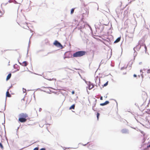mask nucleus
Returning <instances> with one entry per match:
<instances>
[{"instance_id":"1","label":"nucleus","mask_w":150,"mask_h":150,"mask_svg":"<svg viewBox=\"0 0 150 150\" xmlns=\"http://www.w3.org/2000/svg\"><path fill=\"white\" fill-rule=\"evenodd\" d=\"M28 117V115L26 113H21L18 115V121L21 123L26 122Z\"/></svg>"},{"instance_id":"2","label":"nucleus","mask_w":150,"mask_h":150,"mask_svg":"<svg viewBox=\"0 0 150 150\" xmlns=\"http://www.w3.org/2000/svg\"><path fill=\"white\" fill-rule=\"evenodd\" d=\"M86 52L84 51H79L74 53L73 55V57H81L85 55Z\"/></svg>"},{"instance_id":"3","label":"nucleus","mask_w":150,"mask_h":150,"mask_svg":"<svg viewBox=\"0 0 150 150\" xmlns=\"http://www.w3.org/2000/svg\"><path fill=\"white\" fill-rule=\"evenodd\" d=\"M54 45L59 48L61 49L63 48L62 45L57 40H56L54 41Z\"/></svg>"},{"instance_id":"4","label":"nucleus","mask_w":150,"mask_h":150,"mask_svg":"<svg viewBox=\"0 0 150 150\" xmlns=\"http://www.w3.org/2000/svg\"><path fill=\"white\" fill-rule=\"evenodd\" d=\"M94 87V85L93 83L90 82H89L88 84V88L89 90H90L93 88Z\"/></svg>"},{"instance_id":"5","label":"nucleus","mask_w":150,"mask_h":150,"mask_svg":"<svg viewBox=\"0 0 150 150\" xmlns=\"http://www.w3.org/2000/svg\"><path fill=\"white\" fill-rule=\"evenodd\" d=\"M19 64L22 66H26L28 64V63L26 61H24L22 63L19 62Z\"/></svg>"},{"instance_id":"6","label":"nucleus","mask_w":150,"mask_h":150,"mask_svg":"<svg viewBox=\"0 0 150 150\" xmlns=\"http://www.w3.org/2000/svg\"><path fill=\"white\" fill-rule=\"evenodd\" d=\"M109 103V101H106L105 103H100V105L101 106H104L105 105H106L108 104V103Z\"/></svg>"},{"instance_id":"7","label":"nucleus","mask_w":150,"mask_h":150,"mask_svg":"<svg viewBox=\"0 0 150 150\" xmlns=\"http://www.w3.org/2000/svg\"><path fill=\"white\" fill-rule=\"evenodd\" d=\"M6 96L8 97H11V96L9 93L8 90L6 92Z\"/></svg>"},{"instance_id":"8","label":"nucleus","mask_w":150,"mask_h":150,"mask_svg":"<svg viewBox=\"0 0 150 150\" xmlns=\"http://www.w3.org/2000/svg\"><path fill=\"white\" fill-rule=\"evenodd\" d=\"M122 133L125 134V133H128V131L126 129H123L122 130Z\"/></svg>"},{"instance_id":"9","label":"nucleus","mask_w":150,"mask_h":150,"mask_svg":"<svg viewBox=\"0 0 150 150\" xmlns=\"http://www.w3.org/2000/svg\"><path fill=\"white\" fill-rule=\"evenodd\" d=\"M121 37H119L117 38L115 41L114 43H117L119 42L120 40Z\"/></svg>"},{"instance_id":"10","label":"nucleus","mask_w":150,"mask_h":150,"mask_svg":"<svg viewBox=\"0 0 150 150\" xmlns=\"http://www.w3.org/2000/svg\"><path fill=\"white\" fill-rule=\"evenodd\" d=\"M11 76V73L9 74L7 76V78L6 79V80H8V79H9L10 78Z\"/></svg>"},{"instance_id":"11","label":"nucleus","mask_w":150,"mask_h":150,"mask_svg":"<svg viewBox=\"0 0 150 150\" xmlns=\"http://www.w3.org/2000/svg\"><path fill=\"white\" fill-rule=\"evenodd\" d=\"M75 107V104H73L69 108V109H74Z\"/></svg>"},{"instance_id":"12","label":"nucleus","mask_w":150,"mask_h":150,"mask_svg":"<svg viewBox=\"0 0 150 150\" xmlns=\"http://www.w3.org/2000/svg\"><path fill=\"white\" fill-rule=\"evenodd\" d=\"M30 73L29 71H27L25 72L24 75L25 76H28L29 75Z\"/></svg>"},{"instance_id":"13","label":"nucleus","mask_w":150,"mask_h":150,"mask_svg":"<svg viewBox=\"0 0 150 150\" xmlns=\"http://www.w3.org/2000/svg\"><path fill=\"white\" fill-rule=\"evenodd\" d=\"M75 8H72L71 9V14H72L74 12V10Z\"/></svg>"},{"instance_id":"14","label":"nucleus","mask_w":150,"mask_h":150,"mask_svg":"<svg viewBox=\"0 0 150 150\" xmlns=\"http://www.w3.org/2000/svg\"><path fill=\"white\" fill-rule=\"evenodd\" d=\"M0 147L2 149H4V147H3L2 144H1V143L0 142Z\"/></svg>"},{"instance_id":"15","label":"nucleus","mask_w":150,"mask_h":150,"mask_svg":"<svg viewBox=\"0 0 150 150\" xmlns=\"http://www.w3.org/2000/svg\"><path fill=\"white\" fill-rule=\"evenodd\" d=\"M146 79H150V75H148V76L146 77Z\"/></svg>"},{"instance_id":"16","label":"nucleus","mask_w":150,"mask_h":150,"mask_svg":"<svg viewBox=\"0 0 150 150\" xmlns=\"http://www.w3.org/2000/svg\"><path fill=\"white\" fill-rule=\"evenodd\" d=\"M142 94H144V96H146L147 95V94L144 91H142Z\"/></svg>"},{"instance_id":"17","label":"nucleus","mask_w":150,"mask_h":150,"mask_svg":"<svg viewBox=\"0 0 150 150\" xmlns=\"http://www.w3.org/2000/svg\"><path fill=\"white\" fill-rule=\"evenodd\" d=\"M99 115H100V114L98 112L97 113V117L98 120Z\"/></svg>"},{"instance_id":"18","label":"nucleus","mask_w":150,"mask_h":150,"mask_svg":"<svg viewBox=\"0 0 150 150\" xmlns=\"http://www.w3.org/2000/svg\"><path fill=\"white\" fill-rule=\"evenodd\" d=\"M108 81H107L103 85V86H105L108 85Z\"/></svg>"},{"instance_id":"19","label":"nucleus","mask_w":150,"mask_h":150,"mask_svg":"<svg viewBox=\"0 0 150 150\" xmlns=\"http://www.w3.org/2000/svg\"><path fill=\"white\" fill-rule=\"evenodd\" d=\"M147 73L148 74H149L150 73V69H149L147 71Z\"/></svg>"},{"instance_id":"20","label":"nucleus","mask_w":150,"mask_h":150,"mask_svg":"<svg viewBox=\"0 0 150 150\" xmlns=\"http://www.w3.org/2000/svg\"><path fill=\"white\" fill-rule=\"evenodd\" d=\"M39 149V148L38 147H36L34 149H33V150H38Z\"/></svg>"},{"instance_id":"21","label":"nucleus","mask_w":150,"mask_h":150,"mask_svg":"<svg viewBox=\"0 0 150 150\" xmlns=\"http://www.w3.org/2000/svg\"><path fill=\"white\" fill-rule=\"evenodd\" d=\"M49 80L51 81V80H55L56 81V79H54V78H53L52 79H49Z\"/></svg>"},{"instance_id":"22","label":"nucleus","mask_w":150,"mask_h":150,"mask_svg":"<svg viewBox=\"0 0 150 150\" xmlns=\"http://www.w3.org/2000/svg\"><path fill=\"white\" fill-rule=\"evenodd\" d=\"M39 112H41L42 110V109L41 108H40L39 109Z\"/></svg>"},{"instance_id":"23","label":"nucleus","mask_w":150,"mask_h":150,"mask_svg":"<svg viewBox=\"0 0 150 150\" xmlns=\"http://www.w3.org/2000/svg\"><path fill=\"white\" fill-rule=\"evenodd\" d=\"M126 68H127V67H123L122 68H121V69L122 70V69H126Z\"/></svg>"},{"instance_id":"24","label":"nucleus","mask_w":150,"mask_h":150,"mask_svg":"<svg viewBox=\"0 0 150 150\" xmlns=\"http://www.w3.org/2000/svg\"><path fill=\"white\" fill-rule=\"evenodd\" d=\"M100 99L101 100H102L103 99V97L102 96H101L100 97Z\"/></svg>"},{"instance_id":"25","label":"nucleus","mask_w":150,"mask_h":150,"mask_svg":"<svg viewBox=\"0 0 150 150\" xmlns=\"http://www.w3.org/2000/svg\"><path fill=\"white\" fill-rule=\"evenodd\" d=\"M40 150H45V149L44 148H42L40 149Z\"/></svg>"},{"instance_id":"26","label":"nucleus","mask_w":150,"mask_h":150,"mask_svg":"<svg viewBox=\"0 0 150 150\" xmlns=\"http://www.w3.org/2000/svg\"><path fill=\"white\" fill-rule=\"evenodd\" d=\"M133 76L135 77H137V75L135 74H134L133 75Z\"/></svg>"},{"instance_id":"27","label":"nucleus","mask_w":150,"mask_h":150,"mask_svg":"<svg viewBox=\"0 0 150 150\" xmlns=\"http://www.w3.org/2000/svg\"><path fill=\"white\" fill-rule=\"evenodd\" d=\"M144 47H145V49L146 50L147 48H146V45H145V44H144Z\"/></svg>"},{"instance_id":"28","label":"nucleus","mask_w":150,"mask_h":150,"mask_svg":"<svg viewBox=\"0 0 150 150\" xmlns=\"http://www.w3.org/2000/svg\"><path fill=\"white\" fill-rule=\"evenodd\" d=\"M150 147V144L147 146V148Z\"/></svg>"},{"instance_id":"29","label":"nucleus","mask_w":150,"mask_h":150,"mask_svg":"<svg viewBox=\"0 0 150 150\" xmlns=\"http://www.w3.org/2000/svg\"><path fill=\"white\" fill-rule=\"evenodd\" d=\"M140 72H142V69H141V70H140Z\"/></svg>"},{"instance_id":"30","label":"nucleus","mask_w":150,"mask_h":150,"mask_svg":"<svg viewBox=\"0 0 150 150\" xmlns=\"http://www.w3.org/2000/svg\"><path fill=\"white\" fill-rule=\"evenodd\" d=\"M72 94H74V91H73L72 92Z\"/></svg>"},{"instance_id":"31","label":"nucleus","mask_w":150,"mask_h":150,"mask_svg":"<svg viewBox=\"0 0 150 150\" xmlns=\"http://www.w3.org/2000/svg\"><path fill=\"white\" fill-rule=\"evenodd\" d=\"M142 64V62H140L139 63V64Z\"/></svg>"},{"instance_id":"32","label":"nucleus","mask_w":150,"mask_h":150,"mask_svg":"<svg viewBox=\"0 0 150 150\" xmlns=\"http://www.w3.org/2000/svg\"><path fill=\"white\" fill-rule=\"evenodd\" d=\"M83 146H85L86 145V144H82Z\"/></svg>"},{"instance_id":"33","label":"nucleus","mask_w":150,"mask_h":150,"mask_svg":"<svg viewBox=\"0 0 150 150\" xmlns=\"http://www.w3.org/2000/svg\"><path fill=\"white\" fill-rule=\"evenodd\" d=\"M142 78H143V75H142Z\"/></svg>"}]
</instances>
